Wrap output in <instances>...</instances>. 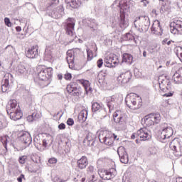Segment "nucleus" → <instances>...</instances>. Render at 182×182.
<instances>
[{
  "label": "nucleus",
  "instance_id": "dca6fc26",
  "mask_svg": "<svg viewBox=\"0 0 182 182\" xmlns=\"http://www.w3.org/2000/svg\"><path fill=\"white\" fill-rule=\"evenodd\" d=\"M39 46L38 45L33 46L28 48L26 51V56L29 59H36L38 58Z\"/></svg>",
  "mask_w": 182,
  "mask_h": 182
},
{
  "label": "nucleus",
  "instance_id": "58836bf2",
  "mask_svg": "<svg viewBox=\"0 0 182 182\" xmlns=\"http://www.w3.org/2000/svg\"><path fill=\"white\" fill-rule=\"evenodd\" d=\"M79 117L81 119V120L85 122L86 119H87V111L86 109L82 110L79 114Z\"/></svg>",
  "mask_w": 182,
  "mask_h": 182
},
{
  "label": "nucleus",
  "instance_id": "4d7b16f0",
  "mask_svg": "<svg viewBox=\"0 0 182 182\" xmlns=\"http://www.w3.org/2000/svg\"><path fill=\"white\" fill-rule=\"evenodd\" d=\"M38 132L39 133H43L45 131L43 130V126H40L38 127Z\"/></svg>",
  "mask_w": 182,
  "mask_h": 182
},
{
  "label": "nucleus",
  "instance_id": "6ab92c4d",
  "mask_svg": "<svg viewBox=\"0 0 182 182\" xmlns=\"http://www.w3.org/2000/svg\"><path fill=\"white\" fill-rule=\"evenodd\" d=\"M173 133L174 131L173 130V128H171V127H167L162 130L161 134L159 135V138L161 139V140H166V139H170V137L173 136Z\"/></svg>",
  "mask_w": 182,
  "mask_h": 182
},
{
  "label": "nucleus",
  "instance_id": "423d86ee",
  "mask_svg": "<svg viewBox=\"0 0 182 182\" xmlns=\"http://www.w3.org/2000/svg\"><path fill=\"white\" fill-rule=\"evenodd\" d=\"M66 90L69 95L74 96L75 97H80L83 95V91L82 88L77 87V83L70 82L66 87Z\"/></svg>",
  "mask_w": 182,
  "mask_h": 182
},
{
  "label": "nucleus",
  "instance_id": "412c9836",
  "mask_svg": "<svg viewBox=\"0 0 182 182\" xmlns=\"http://www.w3.org/2000/svg\"><path fill=\"white\" fill-rule=\"evenodd\" d=\"M73 31H75V19L68 18L65 32L68 36H73Z\"/></svg>",
  "mask_w": 182,
  "mask_h": 182
},
{
  "label": "nucleus",
  "instance_id": "f8f14e48",
  "mask_svg": "<svg viewBox=\"0 0 182 182\" xmlns=\"http://www.w3.org/2000/svg\"><path fill=\"white\" fill-rule=\"evenodd\" d=\"M132 77H133V74H132V72L127 70L122 73L119 75L117 81L122 85H126V83H129L132 80Z\"/></svg>",
  "mask_w": 182,
  "mask_h": 182
},
{
  "label": "nucleus",
  "instance_id": "5701e85b",
  "mask_svg": "<svg viewBox=\"0 0 182 182\" xmlns=\"http://www.w3.org/2000/svg\"><path fill=\"white\" fill-rule=\"evenodd\" d=\"M7 113L9 114L10 119L11 120H14V122H16V120H20V119H22V117L23 116L21 108L19 109L10 111Z\"/></svg>",
  "mask_w": 182,
  "mask_h": 182
},
{
  "label": "nucleus",
  "instance_id": "338daca9",
  "mask_svg": "<svg viewBox=\"0 0 182 182\" xmlns=\"http://www.w3.org/2000/svg\"><path fill=\"white\" fill-rule=\"evenodd\" d=\"M178 58H179V60H181V62L182 63V53H180Z\"/></svg>",
  "mask_w": 182,
  "mask_h": 182
},
{
  "label": "nucleus",
  "instance_id": "f704fd0d",
  "mask_svg": "<svg viewBox=\"0 0 182 182\" xmlns=\"http://www.w3.org/2000/svg\"><path fill=\"white\" fill-rule=\"evenodd\" d=\"M68 2L71 8L77 9L82 5V2H80L79 0H70Z\"/></svg>",
  "mask_w": 182,
  "mask_h": 182
},
{
  "label": "nucleus",
  "instance_id": "393cba45",
  "mask_svg": "<svg viewBox=\"0 0 182 182\" xmlns=\"http://www.w3.org/2000/svg\"><path fill=\"white\" fill-rule=\"evenodd\" d=\"M21 109V106L18 103L16 100H10L7 105V113L9 112H14V110H18Z\"/></svg>",
  "mask_w": 182,
  "mask_h": 182
},
{
  "label": "nucleus",
  "instance_id": "0eeeda50",
  "mask_svg": "<svg viewBox=\"0 0 182 182\" xmlns=\"http://www.w3.org/2000/svg\"><path fill=\"white\" fill-rule=\"evenodd\" d=\"M98 174L102 180H112L117 174V171L114 168H109V170L99 169Z\"/></svg>",
  "mask_w": 182,
  "mask_h": 182
},
{
  "label": "nucleus",
  "instance_id": "20e7f679",
  "mask_svg": "<svg viewBox=\"0 0 182 182\" xmlns=\"http://www.w3.org/2000/svg\"><path fill=\"white\" fill-rule=\"evenodd\" d=\"M171 150L176 157L182 156V139L176 138L173 139L169 145Z\"/></svg>",
  "mask_w": 182,
  "mask_h": 182
},
{
  "label": "nucleus",
  "instance_id": "69168bd1",
  "mask_svg": "<svg viewBox=\"0 0 182 182\" xmlns=\"http://www.w3.org/2000/svg\"><path fill=\"white\" fill-rule=\"evenodd\" d=\"M131 139H132V140H134V139H136V134H133L131 136Z\"/></svg>",
  "mask_w": 182,
  "mask_h": 182
},
{
  "label": "nucleus",
  "instance_id": "ddd939ff",
  "mask_svg": "<svg viewBox=\"0 0 182 182\" xmlns=\"http://www.w3.org/2000/svg\"><path fill=\"white\" fill-rule=\"evenodd\" d=\"M137 136L141 141H146L151 139V134L146 128H141L137 131Z\"/></svg>",
  "mask_w": 182,
  "mask_h": 182
},
{
  "label": "nucleus",
  "instance_id": "bf43d9fd",
  "mask_svg": "<svg viewBox=\"0 0 182 182\" xmlns=\"http://www.w3.org/2000/svg\"><path fill=\"white\" fill-rule=\"evenodd\" d=\"M57 77H58V80H62V79H63V75L58 74Z\"/></svg>",
  "mask_w": 182,
  "mask_h": 182
},
{
  "label": "nucleus",
  "instance_id": "37998d69",
  "mask_svg": "<svg viewBox=\"0 0 182 182\" xmlns=\"http://www.w3.org/2000/svg\"><path fill=\"white\" fill-rule=\"evenodd\" d=\"M110 102H116V95H112L110 97V101L107 103V107H109V110H113V107L112 106V103Z\"/></svg>",
  "mask_w": 182,
  "mask_h": 182
},
{
  "label": "nucleus",
  "instance_id": "aec40b11",
  "mask_svg": "<svg viewBox=\"0 0 182 182\" xmlns=\"http://www.w3.org/2000/svg\"><path fill=\"white\" fill-rule=\"evenodd\" d=\"M96 139V134L93 132H88L85 139L83 141L84 146L85 147H89V146H92Z\"/></svg>",
  "mask_w": 182,
  "mask_h": 182
},
{
  "label": "nucleus",
  "instance_id": "4be33fe9",
  "mask_svg": "<svg viewBox=\"0 0 182 182\" xmlns=\"http://www.w3.org/2000/svg\"><path fill=\"white\" fill-rule=\"evenodd\" d=\"M125 117L126 115L122 110H117L113 114V119L115 123H123V122H124Z\"/></svg>",
  "mask_w": 182,
  "mask_h": 182
},
{
  "label": "nucleus",
  "instance_id": "ea45409f",
  "mask_svg": "<svg viewBox=\"0 0 182 182\" xmlns=\"http://www.w3.org/2000/svg\"><path fill=\"white\" fill-rule=\"evenodd\" d=\"M28 156L27 155H23L19 156L18 158V163L19 164H25L26 161H28Z\"/></svg>",
  "mask_w": 182,
  "mask_h": 182
},
{
  "label": "nucleus",
  "instance_id": "864d4df0",
  "mask_svg": "<svg viewBox=\"0 0 182 182\" xmlns=\"http://www.w3.org/2000/svg\"><path fill=\"white\" fill-rule=\"evenodd\" d=\"M59 130H65L66 129V125L64 123H61L58 125Z\"/></svg>",
  "mask_w": 182,
  "mask_h": 182
},
{
  "label": "nucleus",
  "instance_id": "473e14b6",
  "mask_svg": "<svg viewBox=\"0 0 182 182\" xmlns=\"http://www.w3.org/2000/svg\"><path fill=\"white\" fill-rule=\"evenodd\" d=\"M120 26L121 28H127L129 23L126 21V16L124 14H120Z\"/></svg>",
  "mask_w": 182,
  "mask_h": 182
},
{
  "label": "nucleus",
  "instance_id": "a878e982",
  "mask_svg": "<svg viewBox=\"0 0 182 182\" xmlns=\"http://www.w3.org/2000/svg\"><path fill=\"white\" fill-rule=\"evenodd\" d=\"M88 164L89 160L85 156H82L80 159L77 161V167L80 168V170H84V168L87 167Z\"/></svg>",
  "mask_w": 182,
  "mask_h": 182
},
{
  "label": "nucleus",
  "instance_id": "7ed1b4c3",
  "mask_svg": "<svg viewBox=\"0 0 182 182\" xmlns=\"http://www.w3.org/2000/svg\"><path fill=\"white\" fill-rule=\"evenodd\" d=\"M144 120L145 126L150 127L160 123L161 115H160V113H151L145 116Z\"/></svg>",
  "mask_w": 182,
  "mask_h": 182
},
{
  "label": "nucleus",
  "instance_id": "680f3d73",
  "mask_svg": "<svg viewBox=\"0 0 182 182\" xmlns=\"http://www.w3.org/2000/svg\"><path fill=\"white\" fill-rule=\"evenodd\" d=\"M16 32H21V31H22V28L21 26H16Z\"/></svg>",
  "mask_w": 182,
  "mask_h": 182
},
{
  "label": "nucleus",
  "instance_id": "603ef678",
  "mask_svg": "<svg viewBox=\"0 0 182 182\" xmlns=\"http://www.w3.org/2000/svg\"><path fill=\"white\" fill-rule=\"evenodd\" d=\"M67 124H68V126H73V124H75V121L73 120V119L69 118V119L67 120Z\"/></svg>",
  "mask_w": 182,
  "mask_h": 182
},
{
  "label": "nucleus",
  "instance_id": "5fc2aeb1",
  "mask_svg": "<svg viewBox=\"0 0 182 182\" xmlns=\"http://www.w3.org/2000/svg\"><path fill=\"white\" fill-rule=\"evenodd\" d=\"M53 181L54 182H63V181L60 178H59L58 176L54 177V178H53Z\"/></svg>",
  "mask_w": 182,
  "mask_h": 182
},
{
  "label": "nucleus",
  "instance_id": "774afa93",
  "mask_svg": "<svg viewBox=\"0 0 182 182\" xmlns=\"http://www.w3.org/2000/svg\"><path fill=\"white\" fill-rule=\"evenodd\" d=\"M143 56H144V58H146V56H147V52L144 51V52H143Z\"/></svg>",
  "mask_w": 182,
  "mask_h": 182
},
{
  "label": "nucleus",
  "instance_id": "9d476101",
  "mask_svg": "<svg viewBox=\"0 0 182 182\" xmlns=\"http://www.w3.org/2000/svg\"><path fill=\"white\" fill-rule=\"evenodd\" d=\"M159 89L162 90V92H167V90H171V82L170 80L166 77H163L162 76L159 77L158 79Z\"/></svg>",
  "mask_w": 182,
  "mask_h": 182
},
{
  "label": "nucleus",
  "instance_id": "2eb2a0df",
  "mask_svg": "<svg viewBox=\"0 0 182 182\" xmlns=\"http://www.w3.org/2000/svg\"><path fill=\"white\" fill-rule=\"evenodd\" d=\"M120 14L124 15L130 12V9L133 7V4L130 1L122 0L120 4Z\"/></svg>",
  "mask_w": 182,
  "mask_h": 182
},
{
  "label": "nucleus",
  "instance_id": "e433bc0d",
  "mask_svg": "<svg viewBox=\"0 0 182 182\" xmlns=\"http://www.w3.org/2000/svg\"><path fill=\"white\" fill-rule=\"evenodd\" d=\"M12 75L9 73H6L4 75L3 82L7 85H9V80H12Z\"/></svg>",
  "mask_w": 182,
  "mask_h": 182
},
{
  "label": "nucleus",
  "instance_id": "13d9d810",
  "mask_svg": "<svg viewBox=\"0 0 182 182\" xmlns=\"http://www.w3.org/2000/svg\"><path fill=\"white\" fill-rule=\"evenodd\" d=\"M112 139H113V141H114V140H119V136L116 135V134H113Z\"/></svg>",
  "mask_w": 182,
  "mask_h": 182
},
{
  "label": "nucleus",
  "instance_id": "6e6d98bb",
  "mask_svg": "<svg viewBox=\"0 0 182 182\" xmlns=\"http://www.w3.org/2000/svg\"><path fill=\"white\" fill-rule=\"evenodd\" d=\"M23 178H25V175L21 174V176L17 178V181L22 182Z\"/></svg>",
  "mask_w": 182,
  "mask_h": 182
},
{
  "label": "nucleus",
  "instance_id": "c756f323",
  "mask_svg": "<svg viewBox=\"0 0 182 182\" xmlns=\"http://www.w3.org/2000/svg\"><path fill=\"white\" fill-rule=\"evenodd\" d=\"M122 62L132 65L133 63V55L129 53H124L122 55Z\"/></svg>",
  "mask_w": 182,
  "mask_h": 182
},
{
  "label": "nucleus",
  "instance_id": "1a4fd4ad",
  "mask_svg": "<svg viewBox=\"0 0 182 182\" xmlns=\"http://www.w3.org/2000/svg\"><path fill=\"white\" fill-rule=\"evenodd\" d=\"M21 142L19 143L20 150H25L26 147H29L32 143V137L29 133H26L21 136Z\"/></svg>",
  "mask_w": 182,
  "mask_h": 182
},
{
  "label": "nucleus",
  "instance_id": "9b49d317",
  "mask_svg": "<svg viewBox=\"0 0 182 182\" xmlns=\"http://www.w3.org/2000/svg\"><path fill=\"white\" fill-rule=\"evenodd\" d=\"M105 66L106 68H116L119 65V58L116 55H107L105 60Z\"/></svg>",
  "mask_w": 182,
  "mask_h": 182
},
{
  "label": "nucleus",
  "instance_id": "3c124183",
  "mask_svg": "<svg viewBox=\"0 0 182 182\" xmlns=\"http://www.w3.org/2000/svg\"><path fill=\"white\" fill-rule=\"evenodd\" d=\"M64 79H65V80H72V74H70L69 73L65 74Z\"/></svg>",
  "mask_w": 182,
  "mask_h": 182
},
{
  "label": "nucleus",
  "instance_id": "0e129e2a",
  "mask_svg": "<svg viewBox=\"0 0 182 182\" xmlns=\"http://www.w3.org/2000/svg\"><path fill=\"white\" fill-rule=\"evenodd\" d=\"M2 129H4V124L0 121V130H2Z\"/></svg>",
  "mask_w": 182,
  "mask_h": 182
},
{
  "label": "nucleus",
  "instance_id": "6e6552de",
  "mask_svg": "<svg viewBox=\"0 0 182 182\" xmlns=\"http://www.w3.org/2000/svg\"><path fill=\"white\" fill-rule=\"evenodd\" d=\"M50 136H47L42 140V145H41V138L39 136L34 138V146L40 151H43L47 147L48 145L50 143L51 140Z\"/></svg>",
  "mask_w": 182,
  "mask_h": 182
},
{
  "label": "nucleus",
  "instance_id": "a18cd8bd",
  "mask_svg": "<svg viewBox=\"0 0 182 182\" xmlns=\"http://www.w3.org/2000/svg\"><path fill=\"white\" fill-rule=\"evenodd\" d=\"M31 160L34 162V163H39V161H41V157H39V156L34 154L31 156Z\"/></svg>",
  "mask_w": 182,
  "mask_h": 182
},
{
  "label": "nucleus",
  "instance_id": "f03ea898",
  "mask_svg": "<svg viewBox=\"0 0 182 182\" xmlns=\"http://www.w3.org/2000/svg\"><path fill=\"white\" fill-rule=\"evenodd\" d=\"M125 103L131 110H139L143 106L141 97L136 93H129L125 97Z\"/></svg>",
  "mask_w": 182,
  "mask_h": 182
},
{
  "label": "nucleus",
  "instance_id": "f257e3e1",
  "mask_svg": "<svg viewBox=\"0 0 182 182\" xmlns=\"http://www.w3.org/2000/svg\"><path fill=\"white\" fill-rule=\"evenodd\" d=\"M53 76V68L50 67L39 66L37 68L38 85L41 87H46L50 83V78Z\"/></svg>",
  "mask_w": 182,
  "mask_h": 182
},
{
  "label": "nucleus",
  "instance_id": "49530a36",
  "mask_svg": "<svg viewBox=\"0 0 182 182\" xmlns=\"http://www.w3.org/2000/svg\"><path fill=\"white\" fill-rule=\"evenodd\" d=\"M35 116H36V113L33 112L31 115H28L27 117L28 122H33L35 119Z\"/></svg>",
  "mask_w": 182,
  "mask_h": 182
},
{
  "label": "nucleus",
  "instance_id": "c03bdc74",
  "mask_svg": "<svg viewBox=\"0 0 182 182\" xmlns=\"http://www.w3.org/2000/svg\"><path fill=\"white\" fill-rule=\"evenodd\" d=\"M17 72L20 75H23V73H25V72H26V68H25V66H23V65H18Z\"/></svg>",
  "mask_w": 182,
  "mask_h": 182
},
{
  "label": "nucleus",
  "instance_id": "e2e57ef3",
  "mask_svg": "<svg viewBox=\"0 0 182 182\" xmlns=\"http://www.w3.org/2000/svg\"><path fill=\"white\" fill-rule=\"evenodd\" d=\"M176 182H182V178L181 177L176 178Z\"/></svg>",
  "mask_w": 182,
  "mask_h": 182
},
{
  "label": "nucleus",
  "instance_id": "de8ad7c7",
  "mask_svg": "<svg viewBox=\"0 0 182 182\" xmlns=\"http://www.w3.org/2000/svg\"><path fill=\"white\" fill-rule=\"evenodd\" d=\"M5 25L8 26L9 28H11L12 26V23L11 22V20L9 18H4Z\"/></svg>",
  "mask_w": 182,
  "mask_h": 182
},
{
  "label": "nucleus",
  "instance_id": "052dcab7",
  "mask_svg": "<svg viewBox=\"0 0 182 182\" xmlns=\"http://www.w3.org/2000/svg\"><path fill=\"white\" fill-rule=\"evenodd\" d=\"M164 96H166V97H170V96H173V92L165 93Z\"/></svg>",
  "mask_w": 182,
  "mask_h": 182
},
{
  "label": "nucleus",
  "instance_id": "7c9ffc66",
  "mask_svg": "<svg viewBox=\"0 0 182 182\" xmlns=\"http://www.w3.org/2000/svg\"><path fill=\"white\" fill-rule=\"evenodd\" d=\"M139 21H141V25H144L146 28H149L150 25V18L147 16H141L138 18Z\"/></svg>",
  "mask_w": 182,
  "mask_h": 182
},
{
  "label": "nucleus",
  "instance_id": "8fccbe9b",
  "mask_svg": "<svg viewBox=\"0 0 182 182\" xmlns=\"http://www.w3.org/2000/svg\"><path fill=\"white\" fill-rule=\"evenodd\" d=\"M48 163L50 164H56V163H58V159L56 158H50L48 160Z\"/></svg>",
  "mask_w": 182,
  "mask_h": 182
},
{
  "label": "nucleus",
  "instance_id": "72a5a7b5",
  "mask_svg": "<svg viewBox=\"0 0 182 182\" xmlns=\"http://www.w3.org/2000/svg\"><path fill=\"white\" fill-rule=\"evenodd\" d=\"M159 2H161L162 6L165 9H171V1L169 0H159Z\"/></svg>",
  "mask_w": 182,
  "mask_h": 182
},
{
  "label": "nucleus",
  "instance_id": "f3484780",
  "mask_svg": "<svg viewBox=\"0 0 182 182\" xmlns=\"http://www.w3.org/2000/svg\"><path fill=\"white\" fill-rule=\"evenodd\" d=\"M0 141L1 145H0V154H5L8 151V142L9 141V136L4 135L0 136Z\"/></svg>",
  "mask_w": 182,
  "mask_h": 182
},
{
  "label": "nucleus",
  "instance_id": "09e8293b",
  "mask_svg": "<svg viewBox=\"0 0 182 182\" xmlns=\"http://www.w3.org/2000/svg\"><path fill=\"white\" fill-rule=\"evenodd\" d=\"M97 68H100L103 66V59L100 58L97 61Z\"/></svg>",
  "mask_w": 182,
  "mask_h": 182
},
{
  "label": "nucleus",
  "instance_id": "79ce46f5",
  "mask_svg": "<svg viewBox=\"0 0 182 182\" xmlns=\"http://www.w3.org/2000/svg\"><path fill=\"white\" fill-rule=\"evenodd\" d=\"M9 89H11V85L9 84H6L4 82L3 85H1V91L4 93H6V92H8Z\"/></svg>",
  "mask_w": 182,
  "mask_h": 182
},
{
  "label": "nucleus",
  "instance_id": "c85d7f7f",
  "mask_svg": "<svg viewBox=\"0 0 182 182\" xmlns=\"http://www.w3.org/2000/svg\"><path fill=\"white\" fill-rule=\"evenodd\" d=\"M172 80L175 83H182V67L179 68L173 75Z\"/></svg>",
  "mask_w": 182,
  "mask_h": 182
},
{
  "label": "nucleus",
  "instance_id": "b1692460",
  "mask_svg": "<svg viewBox=\"0 0 182 182\" xmlns=\"http://www.w3.org/2000/svg\"><path fill=\"white\" fill-rule=\"evenodd\" d=\"M67 62L70 69H75V52L73 50L67 51Z\"/></svg>",
  "mask_w": 182,
  "mask_h": 182
},
{
  "label": "nucleus",
  "instance_id": "39448f33",
  "mask_svg": "<svg viewBox=\"0 0 182 182\" xmlns=\"http://www.w3.org/2000/svg\"><path fill=\"white\" fill-rule=\"evenodd\" d=\"M100 143H104L106 146H112L113 141V133L109 131H102L99 135Z\"/></svg>",
  "mask_w": 182,
  "mask_h": 182
},
{
  "label": "nucleus",
  "instance_id": "cd10ccee",
  "mask_svg": "<svg viewBox=\"0 0 182 182\" xmlns=\"http://www.w3.org/2000/svg\"><path fill=\"white\" fill-rule=\"evenodd\" d=\"M151 32L155 35H161V26H160V21L155 20L151 26Z\"/></svg>",
  "mask_w": 182,
  "mask_h": 182
},
{
  "label": "nucleus",
  "instance_id": "4468645a",
  "mask_svg": "<svg viewBox=\"0 0 182 182\" xmlns=\"http://www.w3.org/2000/svg\"><path fill=\"white\" fill-rule=\"evenodd\" d=\"M170 31L173 35H177L178 32L182 31V21L180 20H174L170 23Z\"/></svg>",
  "mask_w": 182,
  "mask_h": 182
},
{
  "label": "nucleus",
  "instance_id": "bb28decb",
  "mask_svg": "<svg viewBox=\"0 0 182 182\" xmlns=\"http://www.w3.org/2000/svg\"><path fill=\"white\" fill-rule=\"evenodd\" d=\"M94 52L90 49H87V60L90 61L93 60V58L97 56V46L95 43L92 45Z\"/></svg>",
  "mask_w": 182,
  "mask_h": 182
},
{
  "label": "nucleus",
  "instance_id": "a19ab883",
  "mask_svg": "<svg viewBox=\"0 0 182 182\" xmlns=\"http://www.w3.org/2000/svg\"><path fill=\"white\" fill-rule=\"evenodd\" d=\"M87 174H92V176H95V174H96V168H95V166H89L87 168Z\"/></svg>",
  "mask_w": 182,
  "mask_h": 182
},
{
  "label": "nucleus",
  "instance_id": "a211bd4d",
  "mask_svg": "<svg viewBox=\"0 0 182 182\" xmlns=\"http://www.w3.org/2000/svg\"><path fill=\"white\" fill-rule=\"evenodd\" d=\"M117 154L121 163H123L124 164L129 163V156H127V152H126V149H124V147L119 146L117 149Z\"/></svg>",
  "mask_w": 182,
  "mask_h": 182
},
{
  "label": "nucleus",
  "instance_id": "4c0bfd02",
  "mask_svg": "<svg viewBox=\"0 0 182 182\" xmlns=\"http://www.w3.org/2000/svg\"><path fill=\"white\" fill-rule=\"evenodd\" d=\"M79 82L81 85H82V86H83L84 89L86 90V92H87V89H89V87L90 86V83L89 82V81H87L86 80H80Z\"/></svg>",
  "mask_w": 182,
  "mask_h": 182
},
{
  "label": "nucleus",
  "instance_id": "2f4dec72",
  "mask_svg": "<svg viewBox=\"0 0 182 182\" xmlns=\"http://www.w3.org/2000/svg\"><path fill=\"white\" fill-rule=\"evenodd\" d=\"M106 76H107V74L106 73V72L105 71H100L99 73H98V75H97V80H98V82L100 84V85H102V83H105V80L106 79Z\"/></svg>",
  "mask_w": 182,
  "mask_h": 182
},
{
  "label": "nucleus",
  "instance_id": "c9c22d12",
  "mask_svg": "<svg viewBox=\"0 0 182 182\" xmlns=\"http://www.w3.org/2000/svg\"><path fill=\"white\" fill-rule=\"evenodd\" d=\"M102 105L100 104H99V102L92 103V110L93 112H100V110H102Z\"/></svg>",
  "mask_w": 182,
  "mask_h": 182
}]
</instances>
